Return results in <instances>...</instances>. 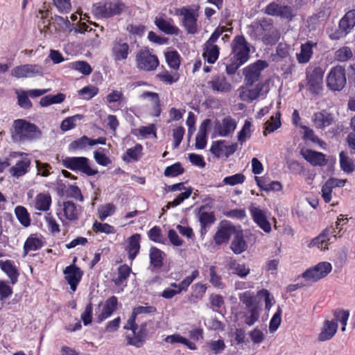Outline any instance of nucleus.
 <instances>
[{"label":"nucleus","instance_id":"nucleus-39","mask_svg":"<svg viewBox=\"0 0 355 355\" xmlns=\"http://www.w3.org/2000/svg\"><path fill=\"white\" fill-rule=\"evenodd\" d=\"M140 239L141 236L139 234H135L128 239V244L126 248V251L128 252V258L131 261L135 259V258L136 257L137 254L139 251Z\"/></svg>","mask_w":355,"mask_h":355},{"label":"nucleus","instance_id":"nucleus-29","mask_svg":"<svg viewBox=\"0 0 355 355\" xmlns=\"http://www.w3.org/2000/svg\"><path fill=\"white\" fill-rule=\"evenodd\" d=\"M118 300L115 296L109 297L103 304V309L100 314L97 316V322L101 323L108 318L112 313L116 309Z\"/></svg>","mask_w":355,"mask_h":355},{"label":"nucleus","instance_id":"nucleus-22","mask_svg":"<svg viewBox=\"0 0 355 355\" xmlns=\"http://www.w3.org/2000/svg\"><path fill=\"white\" fill-rule=\"evenodd\" d=\"M63 272L64 279L70 285V288L73 292L76 291L77 286L82 278L83 271L79 268L72 264L67 266Z\"/></svg>","mask_w":355,"mask_h":355},{"label":"nucleus","instance_id":"nucleus-12","mask_svg":"<svg viewBox=\"0 0 355 355\" xmlns=\"http://www.w3.org/2000/svg\"><path fill=\"white\" fill-rule=\"evenodd\" d=\"M82 209L80 207L71 201H67L60 205V208L57 210V215L62 224L64 225L68 222L76 221L78 219Z\"/></svg>","mask_w":355,"mask_h":355},{"label":"nucleus","instance_id":"nucleus-58","mask_svg":"<svg viewBox=\"0 0 355 355\" xmlns=\"http://www.w3.org/2000/svg\"><path fill=\"white\" fill-rule=\"evenodd\" d=\"M349 317V312L346 310H338L334 313V322L337 323L339 322L341 325V331H345L346 330V326Z\"/></svg>","mask_w":355,"mask_h":355},{"label":"nucleus","instance_id":"nucleus-14","mask_svg":"<svg viewBox=\"0 0 355 355\" xmlns=\"http://www.w3.org/2000/svg\"><path fill=\"white\" fill-rule=\"evenodd\" d=\"M42 73L43 67L39 64H21L15 67L11 70V76L18 79L35 77Z\"/></svg>","mask_w":355,"mask_h":355},{"label":"nucleus","instance_id":"nucleus-32","mask_svg":"<svg viewBox=\"0 0 355 355\" xmlns=\"http://www.w3.org/2000/svg\"><path fill=\"white\" fill-rule=\"evenodd\" d=\"M338 329V324L334 320H325L321 332L318 336L320 341H326L330 340L336 334Z\"/></svg>","mask_w":355,"mask_h":355},{"label":"nucleus","instance_id":"nucleus-26","mask_svg":"<svg viewBox=\"0 0 355 355\" xmlns=\"http://www.w3.org/2000/svg\"><path fill=\"white\" fill-rule=\"evenodd\" d=\"M307 79L309 90L313 94H319L322 89L323 73L320 69H314L307 76Z\"/></svg>","mask_w":355,"mask_h":355},{"label":"nucleus","instance_id":"nucleus-20","mask_svg":"<svg viewBox=\"0 0 355 355\" xmlns=\"http://www.w3.org/2000/svg\"><path fill=\"white\" fill-rule=\"evenodd\" d=\"M265 13L271 16L280 17L291 20L294 16L293 10L288 6H280L273 1L265 8Z\"/></svg>","mask_w":355,"mask_h":355},{"label":"nucleus","instance_id":"nucleus-51","mask_svg":"<svg viewBox=\"0 0 355 355\" xmlns=\"http://www.w3.org/2000/svg\"><path fill=\"white\" fill-rule=\"evenodd\" d=\"M193 189L191 187L187 188L186 190L180 193L173 201L168 202L166 206V209H169L171 207H177L180 205L184 200L189 198Z\"/></svg>","mask_w":355,"mask_h":355},{"label":"nucleus","instance_id":"nucleus-8","mask_svg":"<svg viewBox=\"0 0 355 355\" xmlns=\"http://www.w3.org/2000/svg\"><path fill=\"white\" fill-rule=\"evenodd\" d=\"M137 68L140 71H155L159 65L157 57L146 49H142L137 52L135 55Z\"/></svg>","mask_w":355,"mask_h":355},{"label":"nucleus","instance_id":"nucleus-27","mask_svg":"<svg viewBox=\"0 0 355 355\" xmlns=\"http://www.w3.org/2000/svg\"><path fill=\"white\" fill-rule=\"evenodd\" d=\"M157 27L167 35H178L179 28L173 24L172 19H166L163 15H158L155 18Z\"/></svg>","mask_w":355,"mask_h":355},{"label":"nucleus","instance_id":"nucleus-18","mask_svg":"<svg viewBox=\"0 0 355 355\" xmlns=\"http://www.w3.org/2000/svg\"><path fill=\"white\" fill-rule=\"evenodd\" d=\"M311 120L315 128L318 129H324L336 121L335 115L326 110L315 112Z\"/></svg>","mask_w":355,"mask_h":355},{"label":"nucleus","instance_id":"nucleus-64","mask_svg":"<svg viewBox=\"0 0 355 355\" xmlns=\"http://www.w3.org/2000/svg\"><path fill=\"white\" fill-rule=\"evenodd\" d=\"M184 172L181 164L177 162L171 166H167L164 171V175L167 177H175Z\"/></svg>","mask_w":355,"mask_h":355},{"label":"nucleus","instance_id":"nucleus-37","mask_svg":"<svg viewBox=\"0 0 355 355\" xmlns=\"http://www.w3.org/2000/svg\"><path fill=\"white\" fill-rule=\"evenodd\" d=\"M316 46V43L307 42L302 44L300 46V51L296 53V58L299 63H307L312 57L313 47Z\"/></svg>","mask_w":355,"mask_h":355},{"label":"nucleus","instance_id":"nucleus-40","mask_svg":"<svg viewBox=\"0 0 355 355\" xmlns=\"http://www.w3.org/2000/svg\"><path fill=\"white\" fill-rule=\"evenodd\" d=\"M232 250L237 254L242 253L247 249V243L244 240L241 232L236 231L234 235L232 242L231 243Z\"/></svg>","mask_w":355,"mask_h":355},{"label":"nucleus","instance_id":"nucleus-55","mask_svg":"<svg viewBox=\"0 0 355 355\" xmlns=\"http://www.w3.org/2000/svg\"><path fill=\"white\" fill-rule=\"evenodd\" d=\"M69 67L76 70L84 75H89L92 73L91 66L85 61L73 62L69 64Z\"/></svg>","mask_w":355,"mask_h":355},{"label":"nucleus","instance_id":"nucleus-53","mask_svg":"<svg viewBox=\"0 0 355 355\" xmlns=\"http://www.w3.org/2000/svg\"><path fill=\"white\" fill-rule=\"evenodd\" d=\"M353 55L352 49L348 46H343L338 49L334 54V58L338 62H345Z\"/></svg>","mask_w":355,"mask_h":355},{"label":"nucleus","instance_id":"nucleus-49","mask_svg":"<svg viewBox=\"0 0 355 355\" xmlns=\"http://www.w3.org/2000/svg\"><path fill=\"white\" fill-rule=\"evenodd\" d=\"M164 253L158 248L152 247L150 250V259L151 264L156 268L162 266Z\"/></svg>","mask_w":355,"mask_h":355},{"label":"nucleus","instance_id":"nucleus-7","mask_svg":"<svg viewBox=\"0 0 355 355\" xmlns=\"http://www.w3.org/2000/svg\"><path fill=\"white\" fill-rule=\"evenodd\" d=\"M10 165L9 173L12 177L19 178L24 175L29 170L31 160L22 153L12 152L9 155Z\"/></svg>","mask_w":355,"mask_h":355},{"label":"nucleus","instance_id":"nucleus-3","mask_svg":"<svg viewBox=\"0 0 355 355\" xmlns=\"http://www.w3.org/2000/svg\"><path fill=\"white\" fill-rule=\"evenodd\" d=\"M254 35L267 45L275 44L280 38V31L273 26L270 19H263L252 24Z\"/></svg>","mask_w":355,"mask_h":355},{"label":"nucleus","instance_id":"nucleus-15","mask_svg":"<svg viewBox=\"0 0 355 355\" xmlns=\"http://www.w3.org/2000/svg\"><path fill=\"white\" fill-rule=\"evenodd\" d=\"M268 66L266 62L259 60L253 64L248 65L243 69V74L245 77V83L254 84L258 81L261 72Z\"/></svg>","mask_w":355,"mask_h":355},{"label":"nucleus","instance_id":"nucleus-34","mask_svg":"<svg viewBox=\"0 0 355 355\" xmlns=\"http://www.w3.org/2000/svg\"><path fill=\"white\" fill-rule=\"evenodd\" d=\"M208 85L214 91L218 92H228L232 89L231 84L227 81L224 76H214L211 80L208 82Z\"/></svg>","mask_w":355,"mask_h":355},{"label":"nucleus","instance_id":"nucleus-63","mask_svg":"<svg viewBox=\"0 0 355 355\" xmlns=\"http://www.w3.org/2000/svg\"><path fill=\"white\" fill-rule=\"evenodd\" d=\"M92 229L94 232L105 233L107 234L115 233L114 227L107 223H101L95 221L93 224Z\"/></svg>","mask_w":355,"mask_h":355},{"label":"nucleus","instance_id":"nucleus-6","mask_svg":"<svg viewBox=\"0 0 355 355\" xmlns=\"http://www.w3.org/2000/svg\"><path fill=\"white\" fill-rule=\"evenodd\" d=\"M225 31V27H217L203 45V58L210 64L215 63L218 58L220 49L215 43Z\"/></svg>","mask_w":355,"mask_h":355},{"label":"nucleus","instance_id":"nucleus-11","mask_svg":"<svg viewBox=\"0 0 355 355\" xmlns=\"http://www.w3.org/2000/svg\"><path fill=\"white\" fill-rule=\"evenodd\" d=\"M327 85L332 91L340 92L345 86L347 79L345 70L341 66L331 69L327 76Z\"/></svg>","mask_w":355,"mask_h":355},{"label":"nucleus","instance_id":"nucleus-28","mask_svg":"<svg viewBox=\"0 0 355 355\" xmlns=\"http://www.w3.org/2000/svg\"><path fill=\"white\" fill-rule=\"evenodd\" d=\"M155 311L156 309L153 306H139L135 307L133 309L132 315L128 320L125 328L128 329H132L133 331H135L137 329L135 320L138 315L153 313Z\"/></svg>","mask_w":355,"mask_h":355},{"label":"nucleus","instance_id":"nucleus-38","mask_svg":"<svg viewBox=\"0 0 355 355\" xmlns=\"http://www.w3.org/2000/svg\"><path fill=\"white\" fill-rule=\"evenodd\" d=\"M211 123L210 119H205L201 123L198 132L196 137V148L198 149H203L207 145V129Z\"/></svg>","mask_w":355,"mask_h":355},{"label":"nucleus","instance_id":"nucleus-52","mask_svg":"<svg viewBox=\"0 0 355 355\" xmlns=\"http://www.w3.org/2000/svg\"><path fill=\"white\" fill-rule=\"evenodd\" d=\"M239 300L245 305V309L258 306L255 302V295L253 292L248 291L240 293Z\"/></svg>","mask_w":355,"mask_h":355},{"label":"nucleus","instance_id":"nucleus-21","mask_svg":"<svg viewBox=\"0 0 355 355\" xmlns=\"http://www.w3.org/2000/svg\"><path fill=\"white\" fill-rule=\"evenodd\" d=\"M129 44L123 40H116L112 44V57L116 62L125 61L130 54Z\"/></svg>","mask_w":355,"mask_h":355},{"label":"nucleus","instance_id":"nucleus-5","mask_svg":"<svg viewBox=\"0 0 355 355\" xmlns=\"http://www.w3.org/2000/svg\"><path fill=\"white\" fill-rule=\"evenodd\" d=\"M269 91L268 84L260 83L253 86V84H245L238 89V95L241 101L251 103L259 96L266 94Z\"/></svg>","mask_w":355,"mask_h":355},{"label":"nucleus","instance_id":"nucleus-47","mask_svg":"<svg viewBox=\"0 0 355 355\" xmlns=\"http://www.w3.org/2000/svg\"><path fill=\"white\" fill-rule=\"evenodd\" d=\"M340 165L341 169L347 173H351L355 169L353 161L343 151L340 153Z\"/></svg>","mask_w":355,"mask_h":355},{"label":"nucleus","instance_id":"nucleus-50","mask_svg":"<svg viewBox=\"0 0 355 355\" xmlns=\"http://www.w3.org/2000/svg\"><path fill=\"white\" fill-rule=\"evenodd\" d=\"M83 118L82 114H76L64 119L60 125L61 130L66 132L74 128L76 126V122L80 121Z\"/></svg>","mask_w":355,"mask_h":355},{"label":"nucleus","instance_id":"nucleus-23","mask_svg":"<svg viewBox=\"0 0 355 355\" xmlns=\"http://www.w3.org/2000/svg\"><path fill=\"white\" fill-rule=\"evenodd\" d=\"M250 211L254 222L265 232L269 233L271 231V225L267 218L266 211L259 207L252 205Z\"/></svg>","mask_w":355,"mask_h":355},{"label":"nucleus","instance_id":"nucleus-31","mask_svg":"<svg viewBox=\"0 0 355 355\" xmlns=\"http://www.w3.org/2000/svg\"><path fill=\"white\" fill-rule=\"evenodd\" d=\"M144 98H149L151 105L150 115L159 116L162 112V105L160 103L159 94L152 92H145L141 94Z\"/></svg>","mask_w":355,"mask_h":355},{"label":"nucleus","instance_id":"nucleus-41","mask_svg":"<svg viewBox=\"0 0 355 355\" xmlns=\"http://www.w3.org/2000/svg\"><path fill=\"white\" fill-rule=\"evenodd\" d=\"M42 240L35 235L30 236L24 245V257L26 256L28 252L35 251L42 248Z\"/></svg>","mask_w":355,"mask_h":355},{"label":"nucleus","instance_id":"nucleus-24","mask_svg":"<svg viewBox=\"0 0 355 355\" xmlns=\"http://www.w3.org/2000/svg\"><path fill=\"white\" fill-rule=\"evenodd\" d=\"M236 230L235 227L229 223H222L218 228L214 239L216 244L220 245L229 241L232 236H234Z\"/></svg>","mask_w":355,"mask_h":355},{"label":"nucleus","instance_id":"nucleus-13","mask_svg":"<svg viewBox=\"0 0 355 355\" xmlns=\"http://www.w3.org/2000/svg\"><path fill=\"white\" fill-rule=\"evenodd\" d=\"M332 270L331 264L327 261L318 263L313 268L307 269L302 273V277L307 281L317 282L325 277Z\"/></svg>","mask_w":355,"mask_h":355},{"label":"nucleus","instance_id":"nucleus-59","mask_svg":"<svg viewBox=\"0 0 355 355\" xmlns=\"http://www.w3.org/2000/svg\"><path fill=\"white\" fill-rule=\"evenodd\" d=\"M116 207L112 203H107L98 208V217L101 220H105L108 216H112L115 211Z\"/></svg>","mask_w":355,"mask_h":355},{"label":"nucleus","instance_id":"nucleus-43","mask_svg":"<svg viewBox=\"0 0 355 355\" xmlns=\"http://www.w3.org/2000/svg\"><path fill=\"white\" fill-rule=\"evenodd\" d=\"M280 112H277L275 115L271 116L270 119L265 123L263 135L271 133L281 126Z\"/></svg>","mask_w":355,"mask_h":355},{"label":"nucleus","instance_id":"nucleus-54","mask_svg":"<svg viewBox=\"0 0 355 355\" xmlns=\"http://www.w3.org/2000/svg\"><path fill=\"white\" fill-rule=\"evenodd\" d=\"M79 96L85 100H89L98 93V88L94 85H87L78 92Z\"/></svg>","mask_w":355,"mask_h":355},{"label":"nucleus","instance_id":"nucleus-61","mask_svg":"<svg viewBox=\"0 0 355 355\" xmlns=\"http://www.w3.org/2000/svg\"><path fill=\"white\" fill-rule=\"evenodd\" d=\"M105 149L100 148L94 152V158L97 164L107 166L112 163L111 159L104 153Z\"/></svg>","mask_w":355,"mask_h":355},{"label":"nucleus","instance_id":"nucleus-33","mask_svg":"<svg viewBox=\"0 0 355 355\" xmlns=\"http://www.w3.org/2000/svg\"><path fill=\"white\" fill-rule=\"evenodd\" d=\"M51 205V196L48 193L37 194L32 204L33 208L42 211H47Z\"/></svg>","mask_w":355,"mask_h":355},{"label":"nucleus","instance_id":"nucleus-19","mask_svg":"<svg viewBox=\"0 0 355 355\" xmlns=\"http://www.w3.org/2000/svg\"><path fill=\"white\" fill-rule=\"evenodd\" d=\"M236 121L230 116H226L221 121H216L214 123V134L220 137H228L236 128Z\"/></svg>","mask_w":355,"mask_h":355},{"label":"nucleus","instance_id":"nucleus-1","mask_svg":"<svg viewBox=\"0 0 355 355\" xmlns=\"http://www.w3.org/2000/svg\"><path fill=\"white\" fill-rule=\"evenodd\" d=\"M250 44L243 35L236 36L231 42V53L224 59L225 71L228 75L235 73L237 69L250 58Z\"/></svg>","mask_w":355,"mask_h":355},{"label":"nucleus","instance_id":"nucleus-56","mask_svg":"<svg viewBox=\"0 0 355 355\" xmlns=\"http://www.w3.org/2000/svg\"><path fill=\"white\" fill-rule=\"evenodd\" d=\"M166 60L168 66L173 69H178L180 64V55L175 51H170L165 53Z\"/></svg>","mask_w":355,"mask_h":355},{"label":"nucleus","instance_id":"nucleus-36","mask_svg":"<svg viewBox=\"0 0 355 355\" xmlns=\"http://www.w3.org/2000/svg\"><path fill=\"white\" fill-rule=\"evenodd\" d=\"M0 268L9 277L11 284H16V282H17L19 272L13 261L0 260Z\"/></svg>","mask_w":355,"mask_h":355},{"label":"nucleus","instance_id":"nucleus-57","mask_svg":"<svg viewBox=\"0 0 355 355\" xmlns=\"http://www.w3.org/2000/svg\"><path fill=\"white\" fill-rule=\"evenodd\" d=\"M198 220L202 229L213 224L215 221V216L213 212L200 211Z\"/></svg>","mask_w":355,"mask_h":355},{"label":"nucleus","instance_id":"nucleus-45","mask_svg":"<svg viewBox=\"0 0 355 355\" xmlns=\"http://www.w3.org/2000/svg\"><path fill=\"white\" fill-rule=\"evenodd\" d=\"M260 315V310L258 306L246 309L244 315L245 323L248 326L253 325L258 321Z\"/></svg>","mask_w":355,"mask_h":355},{"label":"nucleus","instance_id":"nucleus-35","mask_svg":"<svg viewBox=\"0 0 355 355\" xmlns=\"http://www.w3.org/2000/svg\"><path fill=\"white\" fill-rule=\"evenodd\" d=\"M226 268L230 273L236 275L242 278L245 277L250 271V268L245 264H240L233 259H230L227 261Z\"/></svg>","mask_w":355,"mask_h":355},{"label":"nucleus","instance_id":"nucleus-10","mask_svg":"<svg viewBox=\"0 0 355 355\" xmlns=\"http://www.w3.org/2000/svg\"><path fill=\"white\" fill-rule=\"evenodd\" d=\"M125 9L123 3L119 1L100 2L94 8V13L98 17L109 18L120 15Z\"/></svg>","mask_w":355,"mask_h":355},{"label":"nucleus","instance_id":"nucleus-25","mask_svg":"<svg viewBox=\"0 0 355 355\" xmlns=\"http://www.w3.org/2000/svg\"><path fill=\"white\" fill-rule=\"evenodd\" d=\"M301 155L304 159L314 166H323L327 162L325 155L320 152L304 149L301 150Z\"/></svg>","mask_w":355,"mask_h":355},{"label":"nucleus","instance_id":"nucleus-2","mask_svg":"<svg viewBox=\"0 0 355 355\" xmlns=\"http://www.w3.org/2000/svg\"><path fill=\"white\" fill-rule=\"evenodd\" d=\"M11 133L13 141L20 143L37 139L42 134L35 124L24 119H17L14 121Z\"/></svg>","mask_w":355,"mask_h":355},{"label":"nucleus","instance_id":"nucleus-46","mask_svg":"<svg viewBox=\"0 0 355 355\" xmlns=\"http://www.w3.org/2000/svg\"><path fill=\"white\" fill-rule=\"evenodd\" d=\"M15 214L19 223L25 227L31 225V218L27 209L22 206H17L15 209Z\"/></svg>","mask_w":355,"mask_h":355},{"label":"nucleus","instance_id":"nucleus-60","mask_svg":"<svg viewBox=\"0 0 355 355\" xmlns=\"http://www.w3.org/2000/svg\"><path fill=\"white\" fill-rule=\"evenodd\" d=\"M245 180V177L242 173H236L233 175L227 176L223 180V182L225 185L235 186L243 184Z\"/></svg>","mask_w":355,"mask_h":355},{"label":"nucleus","instance_id":"nucleus-44","mask_svg":"<svg viewBox=\"0 0 355 355\" xmlns=\"http://www.w3.org/2000/svg\"><path fill=\"white\" fill-rule=\"evenodd\" d=\"M165 341L168 343L174 344V343H182L186 345L189 349L191 350L196 349V344L186 338L180 336V334H173L171 336H168L165 338Z\"/></svg>","mask_w":355,"mask_h":355},{"label":"nucleus","instance_id":"nucleus-42","mask_svg":"<svg viewBox=\"0 0 355 355\" xmlns=\"http://www.w3.org/2000/svg\"><path fill=\"white\" fill-rule=\"evenodd\" d=\"M143 147L141 144H136L134 147L127 149L123 155V160L126 162L138 161L142 155Z\"/></svg>","mask_w":355,"mask_h":355},{"label":"nucleus","instance_id":"nucleus-16","mask_svg":"<svg viewBox=\"0 0 355 355\" xmlns=\"http://www.w3.org/2000/svg\"><path fill=\"white\" fill-rule=\"evenodd\" d=\"M336 237V232L333 227L325 228L317 237L314 238L309 244V248H317L321 251L329 249L331 238Z\"/></svg>","mask_w":355,"mask_h":355},{"label":"nucleus","instance_id":"nucleus-62","mask_svg":"<svg viewBox=\"0 0 355 355\" xmlns=\"http://www.w3.org/2000/svg\"><path fill=\"white\" fill-rule=\"evenodd\" d=\"M282 310L281 307L278 306L277 312L273 315L270 321L269 330L270 333H274L279 328L282 322Z\"/></svg>","mask_w":355,"mask_h":355},{"label":"nucleus","instance_id":"nucleus-9","mask_svg":"<svg viewBox=\"0 0 355 355\" xmlns=\"http://www.w3.org/2000/svg\"><path fill=\"white\" fill-rule=\"evenodd\" d=\"M355 26V9L350 10L340 19L338 28L329 35L334 40H338L349 34Z\"/></svg>","mask_w":355,"mask_h":355},{"label":"nucleus","instance_id":"nucleus-4","mask_svg":"<svg viewBox=\"0 0 355 355\" xmlns=\"http://www.w3.org/2000/svg\"><path fill=\"white\" fill-rule=\"evenodd\" d=\"M64 167L75 171H79L87 176H94L98 171L92 162L85 157H67L62 159Z\"/></svg>","mask_w":355,"mask_h":355},{"label":"nucleus","instance_id":"nucleus-48","mask_svg":"<svg viewBox=\"0 0 355 355\" xmlns=\"http://www.w3.org/2000/svg\"><path fill=\"white\" fill-rule=\"evenodd\" d=\"M17 94V103L24 109H30L32 107V103L28 98V94L24 89H17L15 92Z\"/></svg>","mask_w":355,"mask_h":355},{"label":"nucleus","instance_id":"nucleus-30","mask_svg":"<svg viewBox=\"0 0 355 355\" xmlns=\"http://www.w3.org/2000/svg\"><path fill=\"white\" fill-rule=\"evenodd\" d=\"M180 15L183 16L182 24L189 33L193 34L197 31L196 17L194 13L189 9L182 8Z\"/></svg>","mask_w":355,"mask_h":355},{"label":"nucleus","instance_id":"nucleus-17","mask_svg":"<svg viewBox=\"0 0 355 355\" xmlns=\"http://www.w3.org/2000/svg\"><path fill=\"white\" fill-rule=\"evenodd\" d=\"M237 149V144H229L225 140L214 141L210 148L211 153L217 157H228Z\"/></svg>","mask_w":355,"mask_h":355}]
</instances>
